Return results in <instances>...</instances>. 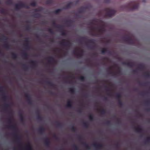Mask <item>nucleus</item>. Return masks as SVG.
Instances as JSON below:
<instances>
[{
	"label": "nucleus",
	"mask_w": 150,
	"mask_h": 150,
	"mask_svg": "<svg viewBox=\"0 0 150 150\" xmlns=\"http://www.w3.org/2000/svg\"><path fill=\"white\" fill-rule=\"evenodd\" d=\"M138 68L139 70H142L144 68V66L142 64H139Z\"/></svg>",
	"instance_id": "ea45409f"
},
{
	"label": "nucleus",
	"mask_w": 150,
	"mask_h": 150,
	"mask_svg": "<svg viewBox=\"0 0 150 150\" xmlns=\"http://www.w3.org/2000/svg\"><path fill=\"white\" fill-rule=\"evenodd\" d=\"M55 125L57 127H60L62 126V123L59 122L58 121H56L55 122Z\"/></svg>",
	"instance_id": "c9c22d12"
},
{
	"label": "nucleus",
	"mask_w": 150,
	"mask_h": 150,
	"mask_svg": "<svg viewBox=\"0 0 150 150\" xmlns=\"http://www.w3.org/2000/svg\"><path fill=\"white\" fill-rule=\"evenodd\" d=\"M107 69L109 74H112L114 76V73L115 72L111 71V68L110 67H108Z\"/></svg>",
	"instance_id": "e433bc0d"
},
{
	"label": "nucleus",
	"mask_w": 150,
	"mask_h": 150,
	"mask_svg": "<svg viewBox=\"0 0 150 150\" xmlns=\"http://www.w3.org/2000/svg\"><path fill=\"white\" fill-rule=\"evenodd\" d=\"M36 5V3L35 2H33L30 4V5L33 6H35Z\"/></svg>",
	"instance_id": "774afa93"
},
{
	"label": "nucleus",
	"mask_w": 150,
	"mask_h": 150,
	"mask_svg": "<svg viewBox=\"0 0 150 150\" xmlns=\"http://www.w3.org/2000/svg\"><path fill=\"white\" fill-rule=\"evenodd\" d=\"M52 24L54 27L56 28H58L59 29H61L62 30V26L60 25H57L55 22H53L52 23Z\"/></svg>",
	"instance_id": "b1692460"
},
{
	"label": "nucleus",
	"mask_w": 150,
	"mask_h": 150,
	"mask_svg": "<svg viewBox=\"0 0 150 150\" xmlns=\"http://www.w3.org/2000/svg\"><path fill=\"white\" fill-rule=\"evenodd\" d=\"M11 134L12 135L16 140L17 143L19 147V150H21L22 149V143H21V136L18 135L17 133L15 134L14 133H12Z\"/></svg>",
	"instance_id": "39448f33"
},
{
	"label": "nucleus",
	"mask_w": 150,
	"mask_h": 150,
	"mask_svg": "<svg viewBox=\"0 0 150 150\" xmlns=\"http://www.w3.org/2000/svg\"><path fill=\"white\" fill-rule=\"evenodd\" d=\"M72 23V21L69 20H67L66 21V23L67 24L69 25H70Z\"/></svg>",
	"instance_id": "3c124183"
},
{
	"label": "nucleus",
	"mask_w": 150,
	"mask_h": 150,
	"mask_svg": "<svg viewBox=\"0 0 150 150\" xmlns=\"http://www.w3.org/2000/svg\"><path fill=\"white\" fill-rule=\"evenodd\" d=\"M38 131L40 133L42 134L45 132V129L42 127H40L38 129Z\"/></svg>",
	"instance_id": "412c9836"
},
{
	"label": "nucleus",
	"mask_w": 150,
	"mask_h": 150,
	"mask_svg": "<svg viewBox=\"0 0 150 150\" xmlns=\"http://www.w3.org/2000/svg\"><path fill=\"white\" fill-rule=\"evenodd\" d=\"M133 128L137 132L140 133L143 132L144 130L142 128L141 126L140 125H138L137 126H134Z\"/></svg>",
	"instance_id": "f8f14e48"
},
{
	"label": "nucleus",
	"mask_w": 150,
	"mask_h": 150,
	"mask_svg": "<svg viewBox=\"0 0 150 150\" xmlns=\"http://www.w3.org/2000/svg\"><path fill=\"white\" fill-rule=\"evenodd\" d=\"M60 44L61 46L64 47L65 49L67 50L71 46V43L69 41H62L60 42Z\"/></svg>",
	"instance_id": "6e6552de"
},
{
	"label": "nucleus",
	"mask_w": 150,
	"mask_h": 150,
	"mask_svg": "<svg viewBox=\"0 0 150 150\" xmlns=\"http://www.w3.org/2000/svg\"><path fill=\"white\" fill-rule=\"evenodd\" d=\"M12 57L14 59H16L17 58V55L16 54L14 53H11Z\"/></svg>",
	"instance_id": "09e8293b"
},
{
	"label": "nucleus",
	"mask_w": 150,
	"mask_h": 150,
	"mask_svg": "<svg viewBox=\"0 0 150 150\" xmlns=\"http://www.w3.org/2000/svg\"><path fill=\"white\" fill-rule=\"evenodd\" d=\"M79 79L81 81H83L85 80V77L83 76H81L79 77Z\"/></svg>",
	"instance_id": "680f3d73"
},
{
	"label": "nucleus",
	"mask_w": 150,
	"mask_h": 150,
	"mask_svg": "<svg viewBox=\"0 0 150 150\" xmlns=\"http://www.w3.org/2000/svg\"><path fill=\"white\" fill-rule=\"evenodd\" d=\"M89 119L91 121H92L93 120V115H90L89 116Z\"/></svg>",
	"instance_id": "69168bd1"
},
{
	"label": "nucleus",
	"mask_w": 150,
	"mask_h": 150,
	"mask_svg": "<svg viewBox=\"0 0 150 150\" xmlns=\"http://www.w3.org/2000/svg\"><path fill=\"white\" fill-rule=\"evenodd\" d=\"M33 16L35 18H39L40 17L41 15L38 13H36L34 14Z\"/></svg>",
	"instance_id": "c03bdc74"
},
{
	"label": "nucleus",
	"mask_w": 150,
	"mask_h": 150,
	"mask_svg": "<svg viewBox=\"0 0 150 150\" xmlns=\"http://www.w3.org/2000/svg\"><path fill=\"white\" fill-rule=\"evenodd\" d=\"M7 128L13 130L14 131V133L15 134L17 133V128L15 125H6Z\"/></svg>",
	"instance_id": "9b49d317"
},
{
	"label": "nucleus",
	"mask_w": 150,
	"mask_h": 150,
	"mask_svg": "<svg viewBox=\"0 0 150 150\" xmlns=\"http://www.w3.org/2000/svg\"><path fill=\"white\" fill-rule=\"evenodd\" d=\"M104 11L105 13L104 16L111 17L115 13L116 11L113 10H111L109 8H106L104 9Z\"/></svg>",
	"instance_id": "423d86ee"
},
{
	"label": "nucleus",
	"mask_w": 150,
	"mask_h": 150,
	"mask_svg": "<svg viewBox=\"0 0 150 150\" xmlns=\"http://www.w3.org/2000/svg\"><path fill=\"white\" fill-rule=\"evenodd\" d=\"M24 45L25 46V49L27 50H29L31 48V46L30 45V43H26L24 44Z\"/></svg>",
	"instance_id": "a19ab883"
},
{
	"label": "nucleus",
	"mask_w": 150,
	"mask_h": 150,
	"mask_svg": "<svg viewBox=\"0 0 150 150\" xmlns=\"http://www.w3.org/2000/svg\"><path fill=\"white\" fill-rule=\"evenodd\" d=\"M90 28L92 31H96L97 33L96 34V36H99L103 33L105 31V26L104 24L100 25L95 26L93 22H91L89 24Z\"/></svg>",
	"instance_id": "f257e3e1"
},
{
	"label": "nucleus",
	"mask_w": 150,
	"mask_h": 150,
	"mask_svg": "<svg viewBox=\"0 0 150 150\" xmlns=\"http://www.w3.org/2000/svg\"><path fill=\"white\" fill-rule=\"evenodd\" d=\"M48 63L49 64H52L55 62V60L54 58L52 56H49L47 57Z\"/></svg>",
	"instance_id": "dca6fc26"
},
{
	"label": "nucleus",
	"mask_w": 150,
	"mask_h": 150,
	"mask_svg": "<svg viewBox=\"0 0 150 150\" xmlns=\"http://www.w3.org/2000/svg\"><path fill=\"white\" fill-rule=\"evenodd\" d=\"M149 142H150V137H148L145 139L144 142V143H146Z\"/></svg>",
	"instance_id": "864d4df0"
},
{
	"label": "nucleus",
	"mask_w": 150,
	"mask_h": 150,
	"mask_svg": "<svg viewBox=\"0 0 150 150\" xmlns=\"http://www.w3.org/2000/svg\"><path fill=\"white\" fill-rule=\"evenodd\" d=\"M87 8V6L81 7L79 10L78 12L79 13H81L84 12L86 9Z\"/></svg>",
	"instance_id": "aec40b11"
},
{
	"label": "nucleus",
	"mask_w": 150,
	"mask_h": 150,
	"mask_svg": "<svg viewBox=\"0 0 150 150\" xmlns=\"http://www.w3.org/2000/svg\"><path fill=\"white\" fill-rule=\"evenodd\" d=\"M73 4L72 2H71L68 3L66 6L64 8V9H68Z\"/></svg>",
	"instance_id": "bb28decb"
},
{
	"label": "nucleus",
	"mask_w": 150,
	"mask_h": 150,
	"mask_svg": "<svg viewBox=\"0 0 150 150\" xmlns=\"http://www.w3.org/2000/svg\"><path fill=\"white\" fill-rule=\"evenodd\" d=\"M60 30V32L61 33V35L62 36H65L66 35V32L64 30H63V28L62 30L61 29H59Z\"/></svg>",
	"instance_id": "13d9d810"
},
{
	"label": "nucleus",
	"mask_w": 150,
	"mask_h": 150,
	"mask_svg": "<svg viewBox=\"0 0 150 150\" xmlns=\"http://www.w3.org/2000/svg\"><path fill=\"white\" fill-rule=\"evenodd\" d=\"M45 82L52 88H56V85L51 81L49 80H46L45 81Z\"/></svg>",
	"instance_id": "f3484780"
},
{
	"label": "nucleus",
	"mask_w": 150,
	"mask_h": 150,
	"mask_svg": "<svg viewBox=\"0 0 150 150\" xmlns=\"http://www.w3.org/2000/svg\"><path fill=\"white\" fill-rule=\"evenodd\" d=\"M11 104V103H4V109L8 113V114L9 115L12 114V111L11 110H9L8 109V108H10Z\"/></svg>",
	"instance_id": "9d476101"
},
{
	"label": "nucleus",
	"mask_w": 150,
	"mask_h": 150,
	"mask_svg": "<svg viewBox=\"0 0 150 150\" xmlns=\"http://www.w3.org/2000/svg\"><path fill=\"white\" fill-rule=\"evenodd\" d=\"M82 144L83 145L85 148L89 150L90 149V147L88 144L86 142H83Z\"/></svg>",
	"instance_id": "c756f323"
},
{
	"label": "nucleus",
	"mask_w": 150,
	"mask_h": 150,
	"mask_svg": "<svg viewBox=\"0 0 150 150\" xmlns=\"http://www.w3.org/2000/svg\"><path fill=\"white\" fill-rule=\"evenodd\" d=\"M30 63L31 64V67L33 68L36 67L37 64L36 62L35 61L31 60L30 62Z\"/></svg>",
	"instance_id": "6ab92c4d"
},
{
	"label": "nucleus",
	"mask_w": 150,
	"mask_h": 150,
	"mask_svg": "<svg viewBox=\"0 0 150 150\" xmlns=\"http://www.w3.org/2000/svg\"><path fill=\"white\" fill-rule=\"evenodd\" d=\"M5 10L3 8H1L0 10V13H5Z\"/></svg>",
	"instance_id": "e2e57ef3"
},
{
	"label": "nucleus",
	"mask_w": 150,
	"mask_h": 150,
	"mask_svg": "<svg viewBox=\"0 0 150 150\" xmlns=\"http://www.w3.org/2000/svg\"><path fill=\"white\" fill-rule=\"evenodd\" d=\"M53 2L52 0H48L46 2V3L47 4H52Z\"/></svg>",
	"instance_id": "5fc2aeb1"
},
{
	"label": "nucleus",
	"mask_w": 150,
	"mask_h": 150,
	"mask_svg": "<svg viewBox=\"0 0 150 150\" xmlns=\"http://www.w3.org/2000/svg\"><path fill=\"white\" fill-rule=\"evenodd\" d=\"M73 149L74 150H78L79 148L78 146L75 144H74L72 146Z\"/></svg>",
	"instance_id": "603ef678"
},
{
	"label": "nucleus",
	"mask_w": 150,
	"mask_h": 150,
	"mask_svg": "<svg viewBox=\"0 0 150 150\" xmlns=\"http://www.w3.org/2000/svg\"><path fill=\"white\" fill-rule=\"evenodd\" d=\"M82 144L83 145L85 148L89 150L90 149V147L88 144L86 142H83Z\"/></svg>",
	"instance_id": "c85d7f7f"
},
{
	"label": "nucleus",
	"mask_w": 150,
	"mask_h": 150,
	"mask_svg": "<svg viewBox=\"0 0 150 150\" xmlns=\"http://www.w3.org/2000/svg\"><path fill=\"white\" fill-rule=\"evenodd\" d=\"M115 96L116 97V99L118 100L119 99H120V98L121 96V94L120 93H116L115 94Z\"/></svg>",
	"instance_id": "58836bf2"
},
{
	"label": "nucleus",
	"mask_w": 150,
	"mask_h": 150,
	"mask_svg": "<svg viewBox=\"0 0 150 150\" xmlns=\"http://www.w3.org/2000/svg\"><path fill=\"white\" fill-rule=\"evenodd\" d=\"M72 102L71 100H69L67 102L66 107L67 108H71L72 107Z\"/></svg>",
	"instance_id": "2f4dec72"
},
{
	"label": "nucleus",
	"mask_w": 150,
	"mask_h": 150,
	"mask_svg": "<svg viewBox=\"0 0 150 150\" xmlns=\"http://www.w3.org/2000/svg\"><path fill=\"white\" fill-rule=\"evenodd\" d=\"M22 55V57L25 59H28V55L27 52L24 51L21 53Z\"/></svg>",
	"instance_id": "393cba45"
},
{
	"label": "nucleus",
	"mask_w": 150,
	"mask_h": 150,
	"mask_svg": "<svg viewBox=\"0 0 150 150\" xmlns=\"http://www.w3.org/2000/svg\"><path fill=\"white\" fill-rule=\"evenodd\" d=\"M83 51L81 50L80 52H78L76 57L77 58H80L82 57L83 55Z\"/></svg>",
	"instance_id": "4be33fe9"
},
{
	"label": "nucleus",
	"mask_w": 150,
	"mask_h": 150,
	"mask_svg": "<svg viewBox=\"0 0 150 150\" xmlns=\"http://www.w3.org/2000/svg\"><path fill=\"white\" fill-rule=\"evenodd\" d=\"M149 84V82H146L143 83H140L139 85L143 86H146Z\"/></svg>",
	"instance_id": "a18cd8bd"
},
{
	"label": "nucleus",
	"mask_w": 150,
	"mask_h": 150,
	"mask_svg": "<svg viewBox=\"0 0 150 150\" xmlns=\"http://www.w3.org/2000/svg\"><path fill=\"white\" fill-rule=\"evenodd\" d=\"M15 6L16 10H18L21 8H29V7L28 6L22 2H20L19 3L16 4Z\"/></svg>",
	"instance_id": "0eeeda50"
},
{
	"label": "nucleus",
	"mask_w": 150,
	"mask_h": 150,
	"mask_svg": "<svg viewBox=\"0 0 150 150\" xmlns=\"http://www.w3.org/2000/svg\"><path fill=\"white\" fill-rule=\"evenodd\" d=\"M105 124L107 125H109L111 124V122L110 120H107L105 122Z\"/></svg>",
	"instance_id": "338daca9"
},
{
	"label": "nucleus",
	"mask_w": 150,
	"mask_h": 150,
	"mask_svg": "<svg viewBox=\"0 0 150 150\" xmlns=\"http://www.w3.org/2000/svg\"><path fill=\"white\" fill-rule=\"evenodd\" d=\"M6 3L8 5H11L13 4V1L11 0H8L6 1Z\"/></svg>",
	"instance_id": "4d7b16f0"
},
{
	"label": "nucleus",
	"mask_w": 150,
	"mask_h": 150,
	"mask_svg": "<svg viewBox=\"0 0 150 150\" xmlns=\"http://www.w3.org/2000/svg\"><path fill=\"white\" fill-rule=\"evenodd\" d=\"M121 74V71L119 69L117 72H115L114 73V76H116L118 75H120Z\"/></svg>",
	"instance_id": "37998d69"
},
{
	"label": "nucleus",
	"mask_w": 150,
	"mask_h": 150,
	"mask_svg": "<svg viewBox=\"0 0 150 150\" xmlns=\"http://www.w3.org/2000/svg\"><path fill=\"white\" fill-rule=\"evenodd\" d=\"M145 105L148 106L150 107V100L149 99H147L145 101Z\"/></svg>",
	"instance_id": "4c0bfd02"
},
{
	"label": "nucleus",
	"mask_w": 150,
	"mask_h": 150,
	"mask_svg": "<svg viewBox=\"0 0 150 150\" xmlns=\"http://www.w3.org/2000/svg\"><path fill=\"white\" fill-rule=\"evenodd\" d=\"M83 126L86 128H87L89 127V124L87 122H83Z\"/></svg>",
	"instance_id": "49530a36"
},
{
	"label": "nucleus",
	"mask_w": 150,
	"mask_h": 150,
	"mask_svg": "<svg viewBox=\"0 0 150 150\" xmlns=\"http://www.w3.org/2000/svg\"><path fill=\"white\" fill-rule=\"evenodd\" d=\"M70 129L73 132H75L77 130L76 128L74 126H72L71 127Z\"/></svg>",
	"instance_id": "8fccbe9b"
},
{
	"label": "nucleus",
	"mask_w": 150,
	"mask_h": 150,
	"mask_svg": "<svg viewBox=\"0 0 150 150\" xmlns=\"http://www.w3.org/2000/svg\"><path fill=\"white\" fill-rule=\"evenodd\" d=\"M139 6V4L134 1H132L121 6L122 10L132 11L137 9Z\"/></svg>",
	"instance_id": "7ed1b4c3"
},
{
	"label": "nucleus",
	"mask_w": 150,
	"mask_h": 150,
	"mask_svg": "<svg viewBox=\"0 0 150 150\" xmlns=\"http://www.w3.org/2000/svg\"><path fill=\"white\" fill-rule=\"evenodd\" d=\"M8 38L6 36H3L1 38V40H4V42L5 43L3 45L4 47L8 50L11 49V46L10 45L7 43V40Z\"/></svg>",
	"instance_id": "1a4fd4ad"
},
{
	"label": "nucleus",
	"mask_w": 150,
	"mask_h": 150,
	"mask_svg": "<svg viewBox=\"0 0 150 150\" xmlns=\"http://www.w3.org/2000/svg\"><path fill=\"white\" fill-rule=\"evenodd\" d=\"M106 112L105 110L103 109L101 110L100 114L101 115H104L105 113Z\"/></svg>",
	"instance_id": "052dcab7"
},
{
	"label": "nucleus",
	"mask_w": 150,
	"mask_h": 150,
	"mask_svg": "<svg viewBox=\"0 0 150 150\" xmlns=\"http://www.w3.org/2000/svg\"><path fill=\"white\" fill-rule=\"evenodd\" d=\"M122 39L128 44L136 46L140 45L139 40L132 35L130 34L128 36L123 37Z\"/></svg>",
	"instance_id": "f03ea898"
},
{
	"label": "nucleus",
	"mask_w": 150,
	"mask_h": 150,
	"mask_svg": "<svg viewBox=\"0 0 150 150\" xmlns=\"http://www.w3.org/2000/svg\"><path fill=\"white\" fill-rule=\"evenodd\" d=\"M122 64L123 65H127L128 67H134L135 65V63L132 62H123L122 63Z\"/></svg>",
	"instance_id": "ddd939ff"
},
{
	"label": "nucleus",
	"mask_w": 150,
	"mask_h": 150,
	"mask_svg": "<svg viewBox=\"0 0 150 150\" xmlns=\"http://www.w3.org/2000/svg\"><path fill=\"white\" fill-rule=\"evenodd\" d=\"M11 114L9 115V117L7 118V120H8V122L9 124L8 125H11V124H12V117L10 116L11 115Z\"/></svg>",
	"instance_id": "473e14b6"
},
{
	"label": "nucleus",
	"mask_w": 150,
	"mask_h": 150,
	"mask_svg": "<svg viewBox=\"0 0 150 150\" xmlns=\"http://www.w3.org/2000/svg\"><path fill=\"white\" fill-rule=\"evenodd\" d=\"M64 82L65 83H71V81L69 79V77L68 76H66L64 77Z\"/></svg>",
	"instance_id": "a211bd4d"
},
{
	"label": "nucleus",
	"mask_w": 150,
	"mask_h": 150,
	"mask_svg": "<svg viewBox=\"0 0 150 150\" xmlns=\"http://www.w3.org/2000/svg\"><path fill=\"white\" fill-rule=\"evenodd\" d=\"M19 115L20 117V120L21 122H24V117L22 113L20 112H19Z\"/></svg>",
	"instance_id": "72a5a7b5"
},
{
	"label": "nucleus",
	"mask_w": 150,
	"mask_h": 150,
	"mask_svg": "<svg viewBox=\"0 0 150 150\" xmlns=\"http://www.w3.org/2000/svg\"><path fill=\"white\" fill-rule=\"evenodd\" d=\"M78 41L80 44H82L83 42H84L88 46V48L91 49H93L95 47V45H90L88 44V43H94L95 40L93 39H88L86 37H82Z\"/></svg>",
	"instance_id": "20e7f679"
},
{
	"label": "nucleus",
	"mask_w": 150,
	"mask_h": 150,
	"mask_svg": "<svg viewBox=\"0 0 150 150\" xmlns=\"http://www.w3.org/2000/svg\"><path fill=\"white\" fill-rule=\"evenodd\" d=\"M2 95V99L4 101H6L8 99V96L6 95V94L5 93H3Z\"/></svg>",
	"instance_id": "7c9ffc66"
},
{
	"label": "nucleus",
	"mask_w": 150,
	"mask_h": 150,
	"mask_svg": "<svg viewBox=\"0 0 150 150\" xmlns=\"http://www.w3.org/2000/svg\"><path fill=\"white\" fill-rule=\"evenodd\" d=\"M47 31L51 34H53L54 33V31L52 28H47Z\"/></svg>",
	"instance_id": "de8ad7c7"
},
{
	"label": "nucleus",
	"mask_w": 150,
	"mask_h": 150,
	"mask_svg": "<svg viewBox=\"0 0 150 150\" xmlns=\"http://www.w3.org/2000/svg\"><path fill=\"white\" fill-rule=\"evenodd\" d=\"M45 145L47 147H49L50 145V141L49 138L47 137H46L45 139Z\"/></svg>",
	"instance_id": "a878e982"
},
{
	"label": "nucleus",
	"mask_w": 150,
	"mask_h": 150,
	"mask_svg": "<svg viewBox=\"0 0 150 150\" xmlns=\"http://www.w3.org/2000/svg\"><path fill=\"white\" fill-rule=\"evenodd\" d=\"M118 105L120 107H122L123 105V103L121 101L120 99H119L118 100Z\"/></svg>",
	"instance_id": "6e6d98bb"
},
{
	"label": "nucleus",
	"mask_w": 150,
	"mask_h": 150,
	"mask_svg": "<svg viewBox=\"0 0 150 150\" xmlns=\"http://www.w3.org/2000/svg\"><path fill=\"white\" fill-rule=\"evenodd\" d=\"M75 89L74 88H69V92L72 94H74L75 93Z\"/></svg>",
	"instance_id": "79ce46f5"
},
{
	"label": "nucleus",
	"mask_w": 150,
	"mask_h": 150,
	"mask_svg": "<svg viewBox=\"0 0 150 150\" xmlns=\"http://www.w3.org/2000/svg\"><path fill=\"white\" fill-rule=\"evenodd\" d=\"M25 96L29 104L31 105L32 103V101L30 95L28 93H26L25 94Z\"/></svg>",
	"instance_id": "4468645a"
},
{
	"label": "nucleus",
	"mask_w": 150,
	"mask_h": 150,
	"mask_svg": "<svg viewBox=\"0 0 150 150\" xmlns=\"http://www.w3.org/2000/svg\"><path fill=\"white\" fill-rule=\"evenodd\" d=\"M82 144L83 145L85 148L89 150L90 149V147L88 144L86 142H83Z\"/></svg>",
	"instance_id": "cd10ccee"
},
{
	"label": "nucleus",
	"mask_w": 150,
	"mask_h": 150,
	"mask_svg": "<svg viewBox=\"0 0 150 150\" xmlns=\"http://www.w3.org/2000/svg\"><path fill=\"white\" fill-rule=\"evenodd\" d=\"M62 10V9H58L56 10L54 12V13L55 14H58V13L60 11H61Z\"/></svg>",
	"instance_id": "bf43d9fd"
},
{
	"label": "nucleus",
	"mask_w": 150,
	"mask_h": 150,
	"mask_svg": "<svg viewBox=\"0 0 150 150\" xmlns=\"http://www.w3.org/2000/svg\"><path fill=\"white\" fill-rule=\"evenodd\" d=\"M92 145L96 149L98 150L101 149L103 146L102 144H98L96 143L93 144Z\"/></svg>",
	"instance_id": "2eb2a0df"
},
{
	"label": "nucleus",
	"mask_w": 150,
	"mask_h": 150,
	"mask_svg": "<svg viewBox=\"0 0 150 150\" xmlns=\"http://www.w3.org/2000/svg\"><path fill=\"white\" fill-rule=\"evenodd\" d=\"M105 90L106 92L108 93V96H112V94L110 92V88L105 86Z\"/></svg>",
	"instance_id": "5701e85b"
},
{
	"label": "nucleus",
	"mask_w": 150,
	"mask_h": 150,
	"mask_svg": "<svg viewBox=\"0 0 150 150\" xmlns=\"http://www.w3.org/2000/svg\"><path fill=\"white\" fill-rule=\"evenodd\" d=\"M37 113L38 114V115L36 117L37 119L39 121H42V117L39 115V112L38 111L37 112Z\"/></svg>",
	"instance_id": "f704fd0d"
},
{
	"label": "nucleus",
	"mask_w": 150,
	"mask_h": 150,
	"mask_svg": "<svg viewBox=\"0 0 150 150\" xmlns=\"http://www.w3.org/2000/svg\"><path fill=\"white\" fill-rule=\"evenodd\" d=\"M107 50L105 48H103L101 51L102 53L103 54H104L106 52H107Z\"/></svg>",
	"instance_id": "0e129e2a"
}]
</instances>
